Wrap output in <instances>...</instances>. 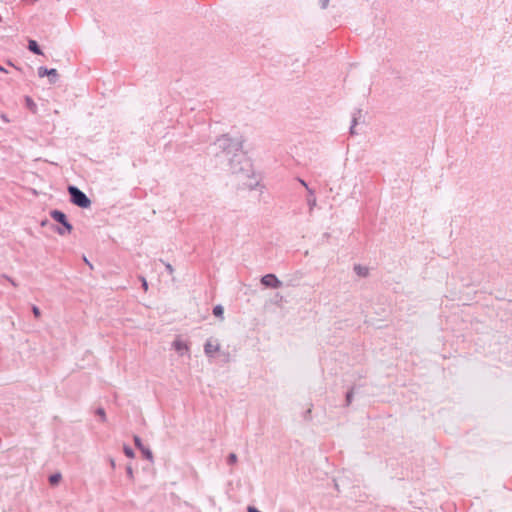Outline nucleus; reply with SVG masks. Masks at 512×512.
I'll list each match as a JSON object with an SVG mask.
<instances>
[{
    "mask_svg": "<svg viewBox=\"0 0 512 512\" xmlns=\"http://www.w3.org/2000/svg\"><path fill=\"white\" fill-rule=\"evenodd\" d=\"M124 452H125V454H126L128 457H130V458H132V457L134 456V454H133L132 450H131L130 448H128V447H126V448L124 449Z\"/></svg>",
    "mask_w": 512,
    "mask_h": 512,
    "instance_id": "nucleus-17",
    "label": "nucleus"
},
{
    "mask_svg": "<svg viewBox=\"0 0 512 512\" xmlns=\"http://www.w3.org/2000/svg\"><path fill=\"white\" fill-rule=\"evenodd\" d=\"M25 102H26V105L27 107L32 111V112H36V104L34 103V101L30 98V97H26L25 98Z\"/></svg>",
    "mask_w": 512,
    "mask_h": 512,
    "instance_id": "nucleus-10",
    "label": "nucleus"
},
{
    "mask_svg": "<svg viewBox=\"0 0 512 512\" xmlns=\"http://www.w3.org/2000/svg\"><path fill=\"white\" fill-rule=\"evenodd\" d=\"M68 192L71 195V202L81 208H88L91 205L89 198L78 188L74 186L68 187Z\"/></svg>",
    "mask_w": 512,
    "mask_h": 512,
    "instance_id": "nucleus-1",
    "label": "nucleus"
},
{
    "mask_svg": "<svg viewBox=\"0 0 512 512\" xmlns=\"http://www.w3.org/2000/svg\"><path fill=\"white\" fill-rule=\"evenodd\" d=\"M39 75H40L41 77H43L44 75H48V76H50V75H52V76H56V75H57V71H56L55 69H50V70H48V69H46V68H40V69H39Z\"/></svg>",
    "mask_w": 512,
    "mask_h": 512,
    "instance_id": "nucleus-7",
    "label": "nucleus"
},
{
    "mask_svg": "<svg viewBox=\"0 0 512 512\" xmlns=\"http://www.w3.org/2000/svg\"><path fill=\"white\" fill-rule=\"evenodd\" d=\"M300 183H301L304 187H306V189H307V190L309 189V188H308V186H307V184H306V182H305L304 180H300Z\"/></svg>",
    "mask_w": 512,
    "mask_h": 512,
    "instance_id": "nucleus-22",
    "label": "nucleus"
},
{
    "mask_svg": "<svg viewBox=\"0 0 512 512\" xmlns=\"http://www.w3.org/2000/svg\"><path fill=\"white\" fill-rule=\"evenodd\" d=\"M33 314L36 318H39L41 316V312L37 306L32 307Z\"/></svg>",
    "mask_w": 512,
    "mask_h": 512,
    "instance_id": "nucleus-14",
    "label": "nucleus"
},
{
    "mask_svg": "<svg viewBox=\"0 0 512 512\" xmlns=\"http://www.w3.org/2000/svg\"><path fill=\"white\" fill-rule=\"evenodd\" d=\"M174 347L178 351H182V350L187 351L188 350V345L180 340H176L174 342Z\"/></svg>",
    "mask_w": 512,
    "mask_h": 512,
    "instance_id": "nucleus-8",
    "label": "nucleus"
},
{
    "mask_svg": "<svg viewBox=\"0 0 512 512\" xmlns=\"http://www.w3.org/2000/svg\"><path fill=\"white\" fill-rule=\"evenodd\" d=\"M128 473H129L130 475H132V469H131V468H129V469H128Z\"/></svg>",
    "mask_w": 512,
    "mask_h": 512,
    "instance_id": "nucleus-24",
    "label": "nucleus"
},
{
    "mask_svg": "<svg viewBox=\"0 0 512 512\" xmlns=\"http://www.w3.org/2000/svg\"><path fill=\"white\" fill-rule=\"evenodd\" d=\"M229 464H235L237 462V456L236 454L232 453L228 457Z\"/></svg>",
    "mask_w": 512,
    "mask_h": 512,
    "instance_id": "nucleus-13",
    "label": "nucleus"
},
{
    "mask_svg": "<svg viewBox=\"0 0 512 512\" xmlns=\"http://www.w3.org/2000/svg\"><path fill=\"white\" fill-rule=\"evenodd\" d=\"M98 414L104 419L105 413H104V411L102 409L98 410Z\"/></svg>",
    "mask_w": 512,
    "mask_h": 512,
    "instance_id": "nucleus-21",
    "label": "nucleus"
},
{
    "mask_svg": "<svg viewBox=\"0 0 512 512\" xmlns=\"http://www.w3.org/2000/svg\"><path fill=\"white\" fill-rule=\"evenodd\" d=\"M51 217L61 223L64 227H65V230L67 233H70L71 230H72V226L68 223L67 219H66V215L61 212V211H58V210H54L51 212Z\"/></svg>",
    "mask_w": 512,
    "mask_h": 512,
    "instance_id": "nucleus-2",
    "label": "nucleus"
},
{
    "mask_svg": "<svg viewBox=\"0 0 512 512\" xmlns=\"http://www.w3.org/2000/svg\"><path fill=\"white\" fill-rule=\"evenodd\" d=\"M220 350V345L216 340H208L205 344V353L208 356H213Z\"/></svg>",
    "mask_w": 512,
    "mask_h": 512,
    "instance_id": "nucleus-4",
    "label": "nucleus"
},
{
    "mask_svg": "<svg viewBox=\"0 0 512 512\" xmlns=\"http://www.w3.org/2000/svg\"><path fill=\"white\" fill-rule=\"evenodd\" d=\"M309 197H308V203L310 205V208L312 209L316 205V198L314 196V192L311 189H308Z\"/></svg>",
    "mask_w": 512,
    "mask_h": 512,
    "instance_id": "nucleus-9",
    "label": "nucleus"
},
{
    "mask_svg": "<svg viewBox=\"0 0 512 512\" xmlns=\"http://www.w3.org/2000/svg\"><path fill=\"white\" fill-rule=\"evenodd\" d=\"M28 48H29L30 51H32L35 54H38V55L42 54V51L38 47V44H37V42L35 40H30L29 41Z\"/></svg>",
    "mask_w": 512,
    "mask_h": 512,
    "instance_id": "nucleus-5",
    "label": "nucleus"
},
{
    "mask_svg": "<svg viewBox=\"0 0 512 512\" xmlns=\"http://www.w3.org/2000/svg\"><path fill=\"white\" fill-rule=\"evenodd\" d=\"M142 286L145 291L148 290V284L145 278H142Z\"/></svg>",
    "mask_w": 512,
    "mask_h": 512,
    "instance_id": "nucleus-18",
    "label": "nucleus"
},
{
    "mask_svg": "<svg viewBox=\"0 0 512 512\" xmlns=\"http://www.w3.org/2000/svg\"><path fill=\"white\" fill-rule=\"evenodd\" d=\"M134 442H135V445H136L138 448H140V449H142V448H143V447H142V444H141V440H140V438H139V437L135 436V437H134Z\"/></svg>",
    "mask_w": 512,
    "mask_h": 512,
    "instance_id": "nucleus-16",
    "label": "nucleus"
},
{
    "mask_svg": "<svg viewBox=\"0 0 512 512\" xmlns=\"http://www.w3.org/2000/svg\"><path fill=\"white\" fill-rule=\"evenodd\" d=\"M0 71L1 72H7L2 66H0Z\"/></svg>",
    "mask_w": 512,
    "mask_h": 512,
    "instance_id": "nucleus-23",
    "label": "nucleus"
},
{
    "mask_svg": "<svg viewBox=\"0 0 512 512\" xmlns=\"http://www.w3.org/2000/svg\"><path fill=\"white\" fill-rule=\"evenodd\" d=\"M223 313H224V309L221 305H217L214 307L213 309V314L216 316V317H220L222 318L223 316Z\"/></svg>",
    "mask_w": 512,
    "mask_h": 512,
    "instance_id": "nucleus-11",
    "label": "nucleus"
},
{
    "mask_svg": "<svg viewBox=\"0 0 512 512\" xmlns=\"http://www.w3.org/2000/svg\"><path fill=\"white\" fill-rule=\"evenodd\" d=\"M143 454L146 456V458L151 459L152 458V452L148 449L142 448L141 449Z\"/></svg>",
    "mask_w": 512,
    "mask_h": 512,
    "instance_id": "nucleus-15",
    "label": "nucleus"
},
{
    "mask_svg": "<svg viewBox=\"0 0 512 512\" xmlns=\"http://www.w3.org/2000/svg\"><path fill=\"white\" fill-rule=\"evenodd\" d=\"M38 0H23V2H25L26 4L28 5H33L37 2Z\"/></svg>",
    "mask_w": 512,
    "mask_h": 512,
    "instance_id": "nucleus-19",
    "label": "nucleus"
},
{
    "mask_svg": "<svg viewBox=\"0 0 512 512\" xmlns=\"http://www.w3.org/2000/svg\"><path fill=\"white\" fill-rule=\"evenodd\" d=\"M248 512H260V511H258L255 507L250 506V507H248Z\"/></svg>",
    "mask_w": 512,
    "mask_h": 512,
    "instance_id": "nucleus-20",
    "label": "nucleus"
},
{
    "mask_svg": "<svg viewBox=\"0 0 512 512\" xmlns=\"http://www.w3.org/2000/svg\"><path fill=\"white\" fill-rule=\"evenodd\" d=\"M62 479V476L60 473H55L53 475H51L49 477V483L52 485V486H55L57 485Z\"/></svg>",
    "mask_w": 512,
    "mask_h": 512,
    "instance_id": "nucleus-6",
    "label": "nucleus"
},
{
    "mask_svg": "<svg viewBox=\"0 0 512 512\" xmlns=\"http://www.w3.org/2000/svg\"><path fill=\"white\" fill-rule=\"evenodd\" d=\"M261 282L266 287L278 288L281 286V282L273 274H267L263 276Z\"/></svg>",
    "mask_w": 512,
    "mask_h": 512,
    "instance_id": "nucleus-3",
    "label": "nucleus"
},
{
    "mask_svg": "<svg viewBox=\"0 0 512 512\" xmlns=\"http://www.w3.org/2000/svg\"><path fill=\"white\" fill-rule=\"evenodd\" d=\"M355 271L360 276H366L368 274V269L362 266H355Z\"/></svg>",
    "mask_w": 512,
    "mask_h": 512,
    "instance_id": "nucleus-12",
    "label": "nucleus"
}]
</instances>
